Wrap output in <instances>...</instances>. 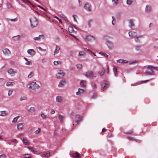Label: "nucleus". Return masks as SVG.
<instances>
[{
	"label": "nucleus",
	"instance_id": "obj_1",
	"mask_svg": "<svg viewBox=\"0 0 158 158\" xmlns=\"http://www.w3.org/2000/svg\"><path fill=\"white\" fill-rule=\"evenodd\" d=\"M30 86L29 88L33 90H35L36 89H38L40 87L39 85L36 84V82H32L29 84Z\"/></svg>",
	"mask_w": 158,
	"mask_h": 158
},
{
	"label": "nucleus",
	"instance_id": "obj_2",
	"mask_svg": "<svg viewBox=\"0 0 158 158\" xmlns=\"http://www.w3.org/2000/svg\"><path fill=\"white\" fill-rule=\"evenodd\" d=\"M31 26L32 28L35 27L38 25V23L36 18L34 17L31 20L30 19Z\"/></svg>",
	"mask_w": 158,
	"mask_h": 158
},
{
	"label": "nucleus",
	"instance_id": "obj_3",
	"mask_svg": "<svg viewBox=\"0 0 158 158\" xmlns=\"http://www.w3.org/2000/svg\"><path fill=\"white\" fill-rule=\"evenodd\" d=\"M101 87L103 90L108 88L109 84V82L106 81L104 80L101 83Z\"/></svg>",
	"mask_w": 158,
	"mask_h": 158
},
{
	"label": "nucleus",
	"instance_id": "obj_4",
	"mask_svg": "<svg viewBox=\"0 0 158 158\" xmlns=\"http://www.w3.org/2000/svg\"><path fill=\"white\" fill-rule=\"evenodd\" d=\"M84 8L86 10L89 12H91L92 10L91 6L90 4L88 2L86 3L85 4Z\"/></svg>",
	"mask_w": 158,
	"mask_h": 158
},
{
	"label": "nucleus",
	"instance_id": "obj_5",
	"mask_svg": "<svg viewBox=\"0 0 158 158\" xmlns=\"http://www.w3.org/2000/svg\"><path fill=\"white\" fill-rule=\"evenodd\" d=\"M65 73L62 70H59L56 73V75L57 77L59 78H61L64 77Z\"/></svg>",
	"mask_w": 158,
	"mask_h": 158
},
{
	"label": "nucleus",
	"instance_id": "obj_6",
	"mask_svg": "<svg viewBox=\"0 0 158 158\" xmlns=\"http://www.w3.org/2000/svg\"><path fill=\"white\" fill-rule=\"evenodd\" d=\"M86 77H95L94 74V72L92 71H88L86 72L85 74Z\"/></svg>",
	"mask_w": 158,
	"mask_h": 158
},
{
	"label": "nucleus",
	"instance_id": "obj_7",
	"mask_svg": "<svg viewBox=\"0 0 158 158\" xmlns=\"http://www.w3.org/2000/svg\"><path fill=\"white\" fill-rule=\"evenodd\" d=\"M106 44L110 49H112L114 47L113 43L111 41H107L106 42Z\"/></svg>",
	"mask_w": 158,
	"mask_h": 158
},
{
	"label": "nucleus",
	"instance_id": "obj_8",
	"mask_svg": "<svg viewBox=\"0 0 158 158\" xmlns=\"http://www.w3.org/2000/svg\"><path fill=\"white\" fill-rule=\"evenodd\" d=\"M129 36L131 37H136L137 34V32L133 31H130L128 33Z\"/></svg>",
	"mask_w": 158,
	"mask_h": 158
},
{
	"label": "nucleus",
	"instance_id": "obj_9",
	"mask_svg": "<svg viewBox=\"0 0 158 158\" xmlns=\"http://www.w3.org/2000/svg\"><path fill=\"white\" fill-rule=\"evenodd\" d=\"M129 26L130 27L131 29L134 30L135 28V24H134L133 21L132 19H130L129 21Z\"/></svg>",
	"mask_w": 158,
	"mask_h": 158
},
{
	"label": "nucleus",
	"instance_id": "obj_10",
	"mask_svg": "<svg viewBox=\"0 0 158 158\" xmlns=\"http://www.w3.org/2000/svg\"><path fill=\"white\" fill-rule=\"evenodd\" d=\"M85 39L87 41H92L93 40H95V38L94 37L91 35H88L86 36V37Z\"/></svg>",
	"mask_w": 158,
	"mask_h": 158
},
{
	"label": "nucleus",
	"instance_id": "obj_11",
	"mask_svg": "<svg viewBox=\"0 0 158 158\" xmlns=\"http://www.w3.org/2000/svg\"><path fill=\"white\" fill-rule=\"evenodd\" d=\"M3 53L6 55H8L10 54V51L7 48H5L2 50Z\"/></svg>",
	"mask_w": 158,
	"mask_h": 158
},
{
	"label": "nucleus",
	"instance_id": "obj_12",
	"mask_svg": "<svg viewBox=\"0 0 158 158\" xmlns=\"http://www.w3.org/2000/svg\"><path fill=\"white\" fill-rule=\"evenodd\" d=\"M17 128L19 130H22L23 129V125L22 123L18 124L17 125Z\"/></svg>",
	"mask_w": 158,
	"mask_h": 158
},
{
	"label": "nucleus",
	"instance_id": "obj_13",
	"mask_svg": "<svg viewBox=\"0 0 158 158\" xmlns=\"http://www.w3.org/2000/svg\"><path fill=\"white\" fill-rule=\"evenodd\" d=\"M63 99L62 97L60 96H57L56 97V101L58 103H61L62 102Z\"/></svg>",
	"mask_w": 158,
	"mask_h": 158
},
{
	"label": "nucleus",
	"instance_id": "obj_14",
	"mask_svg": "<svg viewBox=\"0 0 158 158\" xmlns=\"http://www.w3.org/2000/svg\"><path fill=\"white\" fill-rule=\"evenodd\" d=\"M84 89L81 88H79L78 89V91L76 92V94L77 95H81V94L84 93Z\"/></svg>",
	"mask_w": 158,
	"mask_h": 158
},
{
	"label": "nucleus",
	"instance_id": "obj_15",
	"mask_svg": "<svg viewBox=\"0 0 158 158\" xmlns=\"http://www.w3.org/2000/svg\"><path fill=\"white\" fill-rule=\"evenodd\" d=\"M152 7L151 6L147 5L145 8V11L146 12L150 13L152 10Z\"/></svg>",
	"mask_w": 158,
	"mask_h": 158
},
{
	"label": "nucleus",
	"instance_id": "obj_16",
	"mask_svg": "<svg viewBox=\"0 0 158 158\" xmlns=\"http://www.w3.org/2000/svg\"><path fill=\"white\" fill-rule=\"evenodd\" d=\"M99 74L101 76H103L105 73V70L102 67L98 72Z\"/></svg>",
	"mask_w": 158,
	"mask_h": 158
},
{
	"label": "nucleus",
	"instance_id": "obj_17",
	"mask_svg": "<svg viewBox=\"0 0 158 158\" xmlns=\"http://www.w3.org/2000/svg\"><path fill=\"white\" fill-rule=\"evenodd\" d=\"M66 82V81L65 80L63 79L60 81L58 86L59 87H62L64 85V84H65Z\"/></svg>",
	"mask_w": 158,
	"mask_h": 158
},
{
	"label": "nucleus",
	"instance_id": "obj_18",
	"mask_svg": "<svg viewBox=\"0 0 158 158\" xmlns=\"http://www.w3.org/2000/svg\"><path fill=\"white\" fill-rule=\"evenodd\" d=\"M27 52L31 56L35 55V52L34 50L32 49H30L27 51Z\"/></svg>",
	"mask_w": 158,
	"mask_h": 158
},
{
	"label": "nucleus",
	"instance_id": "obj_19",
	"mask_svg": "<svg viewBox=\"0 0 158 158\" xmlns=\"http://www.w3.org/2000/svg\"><path fill=\"white\" fill-rule=\"evenodd\" d=\"M7 72L10 74H12L16 73H17L15 71H14L12 69H8L7 71Z\"/></svg>",
	"mask_w": 158,
	"mask_h": 158
},
{
	"label": "nucleus",
	"instance_id": "obj_20",
	"mask_svg": "<svg viewBox=\"0 0 158 158\" xmlns=\"http://www.w3.org/2000/svg\"><path fill=\"white\" fill-rule=\"evenodd\" d=\"M143 35H140L139 36L136 37L135 38V42L137 43H140L141 42L140 39H139L140 38H143Z\"/></svg>",
	"mask_w": 158,
	"mask_h": 158
},
{
	"label": "nucleus",
	"instance_id": "obj_21",
	"mask_svg": "<svg viewBox=\"0 0 158 158\" xmlns=\"http://www.w3.org/2000/svg\"><path fill=\"white\" fill-rule=\"evenodd\" d=\"M41 38L42 39H44V36L43 35H40L38 37H34V39L35 40H40Z\"/></svg>",
	"mask_w": 158,
	"mask_h": 158
},
{
	"label": "nucleus",
	"instance_id": "obj_22",
	"mask_svg": "<svg viewBox=\"0 0 158 158\" xmlns=\"http://www.w3.org/2000/svg\"><path fill=\"white\" fill-rule=\"evenodd\" d=\"M42 154L44 156L48 157L51 155L50 152L48 151L44 152L42 153Z\"/></svg>",
	"mask_w": 158,
	"mask_h": 158
},
{
	"label": "nucleus",
	"instance_id": "obj_23",
	"mask_svg": "<svg viewBox=\"0 0 158 158\" xmlns=\"http://www.w3.org/2000/svg\"><path fill=\"white\" fill-rule=\"evenodd\" d=\"M23 142L25 145H28L29 144V142H28V140L24 138H23Z\"/></svg>",
	"mask_w": 158,
	"mask_h": 158
},
{
	"label": "nucleus",
	"instance_id": "obj_24",
	"mask_svg": "<svg viewBox=\"0 0 158 158\" xmlns=\"http://www.w3.org/2000/svg\"><path fill=\"white\" fill-rule=\"evenodd\" d=\"M153 71L152 69H150L149 70H147L145 72V73L146 75H151L153 73Z\"/></svg>",
	"mask_w": 158,
	"mask_h": 158
},
{
	"label": "nucleus",
	"instance_id": "obj_25",
	"mask_svg": "<svg viewBox=\"0 0 158 158\" xmlns=\"http://www.w3.org/2000/svg\"><path fill=\"white\" fill-rule=\"evenodd\" d=\"M7 113L6 111H0V116H5L6 115Z\"/></svg>",
	"mask_w": 158,
	"mask_h": 158
},
{
	"label": "nucleus",
	"instance_id": "obj_26",
	"mask_svg": "<svg viewBox=\"0 0 158 158\" xmlns=\"http://www.w3.org/2000/svg\"><path fill=\"white\" fill-rule=\"evenodd\" d=\"M73 157L76 158H80V154L78 152H76L75 153H73Z\"/></svg>",
	"mask_w": 158,
	"mask_h": 158
},
{
	"label": "nucleus",
	"instance_id": "obj_27",
	"mask_svg": "<svg viewBox=\"0 0 158 158\" xmlns=\"http://www.w3.org/2000/svg\"><path fill=\"white\" fill-rule=\"evenodd\" d=\"M60 50V48L59 47L57 46H56L55 50L54 52V55H55L56 54L58 53L59 52Z\"/></svg>",
	"mask_w": 158,
	"mask_h": 158
},
{
	"label": "nucleus",
	"instance_id": "obj_28",
	"mask_svg": "<svg viewBox=\"0 0 158 158\" xmlns=\"http://www.w3.org/2000/svg\"><path fill=\"white\" fill-rule=\"evenodd\" d=\"M20 38L19 35H17L13 37V40L15 41H18L19 40Z\"/></svg>",
	"mask_w": 158,
	"mask_h": 158
},
{
	"label": "nucleus",
	"instance_id": "obj_29",
	"mask_svg": "<svg viewBox=\"0 0 158 158\" xmlns=\"http://www.w3.org/2000/svg\"><path fill=\"white\" fill-rule=\"evenodd\" d=\"M82 119V116L80 115H77L76 116V120H78L80 121Z\"/></svg>",
	"mask_w": 158,
	"mask_h": 158
},
{
	"label": "nucleus",
	"instance_id": "obj_30",
	"mask_svg": "<svg viewBox=\"0 0 158 158\" xmlns=\"http://www.w3.org/2000/svg\"><path fill=\"white\" fill-rule=\"evenodd\" d=\"M58 118L60 120V122H62L63 119L64 118V116L59 114L58 115Z\"/></svg>",
	"mask_w": 158,
	"mask_h": 158
},
{
	"label": "nucleus",
	"instance_id": "obj_31",
	"mask_svg": "<svg viewBox=\"0 0 158 158\" xmlns=\"http://www.w3.org/2000/svg\"><path fill=\"white\" fill-rule=\"evenodd\" d=\"M68 29L69 32L70 33H72L73 31H74L73 30V27L72 26H69V27Z\"/></svg>",
	"mask_w": 158,
	"mask_h": 158
},
{
	"label": "nucleus",
	"instance_id": "obj_32",
	"mask_svg": "<svg viewBox=\"0 0 158 158\" xmlns=\"http://www.w3.org/2000/svg\"><path fill=\"white\" fill-rule=\"evenodd\" d=\"M15 84V83L12 82H7L6 83V85L7 86H12Z\"/></svg>",
	"mask_w": 158,
	"mask_h": 158
},
{
	"label": "nucleus",
	"instance_id": "obj_33",
	"mask_svg": "<svg viewBox=\"0 0 158 158\" xmlns=\"http://www.w3.org/2000/svg\"><path fill=\"white\" fill-rule=\"evenodd\" d=\"M19 116H18L15 118H14L13 120L12 121V123H16L18 119L19 118Z\"/></svg>",
	"mask_w": 158,
	"mask_h": 158
},
{
	"label": "nucleus",
	"instance_id": "obj_34",
	"mask_svg": "<svg viewBox=\"0 0 158 158\" xmlns=\"http://www.w3.org/2000/svg\"><path fill=\"white\" fill-rule=\"evenodd\" d=\"M86 53L85 52H82L80 51L79 52V56H85V55Z\"/></svg>",
	"mask_w": 158,
	"mask_h": 158
},
{
	"label": "nucleus",
	"instance_id": "obj_35",
	"mask_svg": "<svg viewBox=\"0 0 158 158\" xmlns=\"http://www.w3.org/2000/svg\"><path fill=\"white\" fill-rule=\"evenodd\" d=\"M54 64L55 65H57L58 64H61V62L60 61L58 60V61H55L53 62Z\"/></svg>",
	"mask_w": 158,
	"mask_h": 158
},
{
	"label": "nucleus",
	"instance_id": "obj_36",
	"mask_svg": "<svg viewBox=\"0 0 158 158\" xmlns=\"http://www.w3.org/2000/svg\"><path fill=\"white\" fill-rule=\"evenodd\" d=\"M28 148L29 150H31V151L32 152H35V149L34 148H33V147H30V146H29L28 147Z\"/></svg>",
	"mask_w": 158,
	"mask_h": 158
},
{
	"label": "nucleus",
	"instance_id": "obj_37",
	"mask_svg": "<svg viewBox=\"0 0 158 158\" xmlns=\"http://www.w3.org/2000/svg\"><path fill=\"white\" fill-rule=\"evenodd\" d=\"M76 66H77V69L78 70L81 69L82 67V65L81 64H77Z\"/></svg>",
	"mask_w": 158,
	"mask_h": 158
},
{
	"label": "nucleus",
	"instance_id": "obj_38",
	"mask_svg": "<svg viewBox=\"0 0 158 158\" xmlns=\"http://www.w3.org/2000/svg\"><path fill=\"white\" fill-rule=\"evenodd\" d=\"M85 82V81L82 80L80 82V85L82 86H85V85L84 84Z\"/></svg>",
	"mask_w": 158,
	"mask_h": 158
},
{
	"label": "nucleus",
	"instance_id": "obj_39",
	"mask_svg": "<svg viewBox=\"0 0 158 158\" xmlns=\"http://www.w3.org/2000/svg\"><path fill=\"white\" fill-rule=\"evenodd\" d=\"M133 0H127V3L128 5H130L133 2Z\"/></svg>",
	"mask_w": 158,
	"mask_h": 158
},
{
	"label": "nucleus",
	"instance_id": "obj_40",
	"mask_svg": "<svg viewBox=\"0 0 158 158\" xmlns=\"http://www.w3.org/2000/svg\"><path fill=\"white\" fill-rule=\"evenodd\" d=\"M27 99V97H25V96H23V97H21L20 98V101H23V100H26Z\"/></svg>",
	"mask_w": 158,
	"mask_h": 158
},
{
	"label": "nucleus",
	"instance_id": "obj_41",
	"mask_svg": "<svg viewBox=\"0 0 158 158\" xmlns=\"http://www.w3.org/2000/svg\"><path fill=\"white\" fill-rule=\"evenodd\" d=\"M112 18L113 19V20L112 21V24L113 25H114L116 23L115 19L114 17L113 16H112Z\"/></svg>",
	"mask_w": 158,
	"mask_h": 158
},
{
	"label": "nucleus",
	"instance_id": "obj_42",
	"mask_svg": "<svg viewBox=\"0 0 158 158\" xmlns=\"http://www.w3.org/2000/svg\"><path fill=\"white\" fill-rule=\"evenodd\" d=\"M127 139H130V140H131L132 141H136L137 140L136 139H135L133 137H130V136L128 137Z\"/></svg>",
	"mask_w": 158,
	"mask_h": 158
},
{
	"label": "nucleus",
	"instance_id": "obj_43",
	"mask_svg": "<svg viewBox=\"0 0 158 158\" xmlns=\"http://www.w3.org/2000/svg\"><path fill=\"white\" fill-rule=\"evenodd\" d=\"M33 76V72H31L29 74L28 76V78H30L32 77Z\"/></svg>",
	"mask_w": 158,
	"mask_h": 158
},
{
	"label": "nucleus",
	"instance_id": "obj_44",
	"mask_svg": "<svg viewBox=\"0 0 158 158\" xmlns=\"http://www.w3.org/2000/svg\"><path fill=\"white\" fill-rule=\"evenodd\" d=\"M113 71L114 74V75L115 76H116V74H117V69L116 68H114L113 69Z\"/></svg>",
	"mask_w": 158,
	"mask_h": 158
},
{
	"label": "nucleus",
	"instance_id": "obj_45",
	"mask_svg": "<svg viewBox=\"0 0 158 158\" xmlns=\"http://www.w3.org/2000/svg\"><path fill=\"white\" fill-rule=\"evenodd\" d=\"M35 110L34 107H31L28 110V111L30 112H33L35 111Z\"/></svg>",
	"mask_w": 158,
	"mask_h": 158
},
{
	"label": "nucleus",
	"instance_id": "obj_46",
	"mask_svg": "<svg viewBox=\"0 0 158 158\" xmlns=\"http://www.w3.org/2000/svg\"><path fill=\"white\" fill-rule=\"evenodd\" d=\"M31 155L29 154H26L24 156V158H30Z\"/></svg>",
	"mask_w": 158,
	"mask_h": 158
},
{
	"label": "nucleus",
	"instance_id": "obj_47",
	"mask_svg": "<svg viewBox=\"0 0 158 158\" xmlns=\"http://www.w3.org/2000/svg\"><path fill=\"white\" fill-rule=\"evenodd\" d=\"M41 116L43 119H45L47 118V116L44 113L41 114Z\"/></svg>",
	"mask_w": 158,
	"mask_h": 158
},
{
	"label": "nucleus",
	"instance_id": "obj_48",
	"mask_svg": "<svg viewBox=\"0 0 158 158\" xmlns=\"http://www.w3.org/2000/svg\"><path fill=\"white\" fill-rule=\"evenodd\" d=\"M99 53L101 54H102L103 56H105L106 57H107L108 56V55H107L106 53H103V52H99Z\"/></svg>",
	"mask_w": 158,
	"mask_h": 158
},
{
	"label": "nucleus",
	"instance_id": "obj_49",
	"mask_svg": "<svg viewBox=\"0 0 158 158\" xmlns=\"http://www.w3.org/2000/svg\"><path fill=\"white\" fill-rule=\"evenodd\" d=\"M40 131V128H38V129L35 131L34 133L35 134L37 135L39 134Z\"/></svg>",
	"mask_w": 158,
	"mask_h": 158
},
{
	"label": "nucleus",
	"instance_id": "obj_50",
	"mask_svg": "<svg viewBox=\"0 0 158 158\" xmlns=\"http://www.w3.org/2000/svg\"><path fill=\"white\" fill-rule=\"evenodd\" d=\"M7 8L8 9L11 8L12 7V6L11 5L10 3H7Z\"/></svg>",
	"mask_w": 158,
	"mask_h": 158
},
{
	"label": "nucleus",
	"instance_id": "obj_51",
	"mask_svg": "<svg viewBox=\"0 0 158 158\" xmlns=\"http://www.w3.org/2000/svg\"><path fill=\"white\" fill-rule=\"evenodd\" d=\"M25 64L27 65H30L31 64V61L28 60V61H27V62L25 63Z\"/></svg>",
	"mask_w": 158,
	"mask_h": 158
},
{
	"label": "nucleus",
	"instance_id": "obj_52",
	"mask_svg": "<svg viewBox=\"0 0 158 158\" xmlns=\"http://www.w3.org/2000/svg\"><path fill=\"white\" fill-rule=\"evenodd\" d=\"M8 20H10L12 22H15L17 20V19L16 18H15V19H8Z\"/></svg>",
	"mask_w": 158,
	"mask_h": 158
},
{
	"label": "nucleus",
	"instance_id": "obj_53",
	"mask_svg": "<svg viewBox=\"0 0 158 158\" xmlns=\"http://www.w3.org/2000/svg\"><path fill=\"white\" fill-rule=\"evenodd\" d=\"M117 62H118L121 63H123V59H119L117 60Z\"/></svg>",
	"mask_w": 158,
	"mask_h": 158
},
{
	"label": "nucleus",
	"instance_id": "obj_54",
	"mask_svg": "<svg viewBox=\"0 0 158 158\" xmlns=\"http://www.w3.org/2000/svg\"><path fill=\"white\" fill-rule=\"evenodd\" d=\"M97 97V95L95 93H94L92 98L94 99L95 98Z\"/></svg>",
	"mask_w": 158,
	"mask_h": 158
},
{
	"label": "nucleus",
	"instance_id": "obj_55",
	"mask_svg": "<svg viewBox=\"0 0 158 158\" xmlns=\"http://www.w3.org/2000/svg\"><path fill=\"white\" fill-rule=\"evenodd\" d=\"M73 17L74 18V21L77 23V20L76 18V17H77V16L75 15H73Z\"/></svg>",
	"mask_w": 158,
	"mask_h": 158
},
{
	"label": "nucleus",
	"instance_id": "obj_56",
	"mask_svg": "<svg viewBox=\"0 0 158 158\" xmlns=\"http://www.w3.org/2000/svg\"><path fill=\"white\" fill-rule=\"evenodd\" d=\"M54 17L57 19H58V20H59V22L61 24L62 23V21H61V20L60 19H59L57 16H55Z\"/></svg>",
	"mask_w": 158,
	"mask_h": 158
},
{
	"label": "nucleus",
	"instance_id": "obj_57",
	"mask_svg": "<svg viewBox=\"0 0 158 158\" xmlns=\"http://www.w3.org/2000/svg\"><path fill=\"white\" fill-rule=\"evenodd\" d=\"M6 156L4 154H2L0 155V158H6Z\"/></svg>",
	"mask_w": 158,
	"mask_h": 158
},
{
	"label": "nucleus",
	"instance_id": "obj_58",
	"mask_svg": "<svg viewBox=\"0 0 158 158\" xmlns=\"http://www.w3.org/2000/svg\"><path fill=\"white\" fill-rule=\"evenodd\" d=\"M135 49L136 50H137L138 51H139V50H140V47L139 46H136L135 47Z\"/></svg>",
	"mask_w": 158,
	"mask_h": 158
},
{
	"label": "nucleus",
	"instance_id": "obj_59",
	"mask_svg": "<svg viewBox=\"0 0 158 158\" xmlns=\"http://www.w3.org/2000/svg\"><path fill=\"white\" fill-rule=\"evenodd\" d=\"M109 36H108L107 35H104L103 36V38L105 40L107 39L108 38H109Z\"/></svg>",
	"mask_w": 158,
	"mask_h": 158
},
{
	"label": "nucleus",
	"instance_id": "obj_60",
	"mask_svg": "<svg viewBox=\"0 0 158 158\" xmlns=\"http://www.w3.org/2000/svg\"><path fill=\"white\" fill-rule=\"evenodd\" d=\"M55 112V111L53 109H52L50 113L51 114H54Z\"/></svg>",
	"mask_w": 158,
	"mask_h": 158
},
{
	"label": "nucleus",
	"instance_id": "obj_61",
	"mask_svg": "<svg viewBox=\"0 0 158 158\" xmlns=\"http://www.w3.org/2000/svg\"><path fill=\"white\" fill-rule=\"evenodd\" d=\"M128 62V60H124L123 59V63H126Z\"/></svg>",
	"mask_w": 158,
	"mask_h": 158
},
{
	"label": "nucleus",
	"instance_id": "obj_62",
	"mask_svg": "<svg viewBox=\"0 0 158 158\" xmlns=\"http://www.w3.org/2000/svg\"><path fill=\"white\" fill-rule=\"evenodd\" d=\"M112 2H114V3L116 4L118 2V0H112Z\"/></svg>",
	"mask_w": 158,
	"mask_h": 158
},
{
	"label": "nucleus",
	"instance_id": "obj_63",
	"mask_svg": "<svg viewBox=\"0 0 158 158\" xmlns=\"http://www.w3.org/2000/svg\"><path fill=\"white\" fill-rule=\"evenodd\" d=\"M12 91H10V90L9 91V93H8V95L9 96H10L12 94Z\"/></svg>",
	"mask_w": 158,
	"mask_h": 158
},
{
	"label": "nucleus",
	"instance_id": "obj_64",
	"mask_svg": "<svg viewBox=\"0 0 158 158\" xmlns=\"http://www.w3.org/2000/svg\"><path fill=\"white\" fill-rule=\"evenodd\" d=\"M80 121L78 120H76L75 121V122L77 124H79V122Z\"/></svg>",
	"mask_w": 158,
	"mask_h": 158
}]
</instances>
